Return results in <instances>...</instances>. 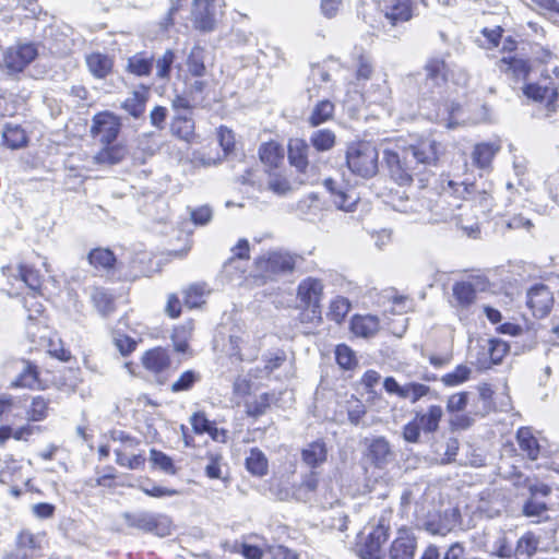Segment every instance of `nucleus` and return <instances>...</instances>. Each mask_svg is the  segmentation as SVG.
<instances>
[{"instance_id":"obj_38","label":"nucleus","mask_w":559,"mask_h":559,"mask_svg":"<svg viewBox=\"0 0 559 559\" xmlns=\"http://www.w3.org/2000/svg\"><path fill=\"white\" fill-rule=\"evenodd\" d=\"M436 119L448 129H454L461 123H465L467 121L462 117V107L454 103L447 105L445 112L442 115L437 114Z\"/></svg>"},{"instance_id":"obj_22","label":"nucleus","mask_w":559,"mask_h":559,"mask_svg":"<svg viewBox=\"0 0 559 559\" xmlns=\"http://www.w3.org/2000/svg\"><path fill=\"white\" fill-rule=\"evenodd\" d=\"M367 456L379 467L386 465L392 456L390 443L383 437H376L368 441Z\"/></svg>"},{"instance_id":"obj_26","label":"nucleus","mask_w":559,"mask_h":559,"mask_svg":"<svg viewBox=\"0 0 559 559\" xmlns=\"http://www.w3.org/2000/svg\"><path fill=\"white\" fill-rule=\"evenodd\" d=\"M442 416L443 409L440 405H430L425 413H416L415 419L425 433H433L439 429Z\"/></svg>"},{"instance_id":"obj_40","label":"nucleus","mask_w":559,"mask_h":559,"mask_svg":"<svg viewBox=\"0 0 559 559\" xmlns=\"http://www.w3.org/2000/svg\"><path fill=\"white\" fill-rule=\"evenodd\" d=\"M127 155V148L124 145H105L103 150H100L95 159L97 163L102 164H118L120 163Z\"/></svg>"},{"instance_id":"obj_6","label":"nucleus","mask_w":559,"mask_h":559,"mask_svg":"<svg viewBox=\"0 0 559 559\" xmlns=\"http://www.w3.org/2000/svg\"><path fill=\"white\" fill-rule=\"evenodd\" d=\"M122 519L128 526L146 533H154L159 537L171 534V521L164 514H155L147 511L124 512Z\"/></svg>"},{"instance_id":"obj_37","label":"nucleus","mask_w":559,"mask_h":559,"mask_svg":"<svg viewBox=\"0 0 559 559\" xmlns=\"http://www.w3.org/2000/svg\"><path fill=\"white\" fill-rule=\"evenodd\" d=\"M153 68V58L147 57L143 52L133 55L128 59L127 70L136 75L145 76L148 75Z\"/></svg>"},{"instance_id":"obj_31","label":"nucleus","mask_w":559,"mask_h":559,"mask_svg":"<svg viewBox=\"0 0 559 559\" xmlns=\"http://www.w3.org/2000/svg\"><path fill=\"white\" fill-rule=\"evenodd\" d=\"M246 467L253 476L262 477L266 475L269 462L265 454L258 448L251 449L246 459Z\"/></svg>"},{"instance_id":"obj_54","label":"nucleus","mask_w":559,"mask_h":559,"mask_svg":"<svg viewBox=\"0 0 559 559\" xmlns=\"http://www.w3.org/2000/svg\"><path fill=\"white\" fill-rule=\"evenodd\" d=\"M49 402L43 396H35L27 409V419L32 421H41L48 416Z\"/></svg>"},{"instance_id":"obj_45","label":"nucleus","mask_w":559,"mask_h":559,"mask_svg":"<svg viewBox=\"0 0 559 559\" xmlns=\"http://www.w3.org/2000/svg\"><path fill=\"white\" fill-rule=\"evenodd\" d=\"M192 329L193 328L191 323L181 324L174 329L171 341L176 352L183 354L188 352V343L192 335Z\"/></svg>"},{"instance_id":"obj_23","label":"nucleus","mask_w":559,"mask_h":559,"mask_svg":"<svg viewBox=\"0 0 559 559\" xmlns=\"http://www.w3.org/2000/svg\"><path fill=\"white\" fill-rule=\"evenodd\" d=\"M326 459L328 448L322 439L308 443L301 451L302 462L311 468L321 466Z\"/></svg>"},{"instance_id":"obj_53","label":"nucleus","mask_w":559,"mask_h":559,"mask_svg":"<svg viewBox=\"0 0 559 559\" xmlns=\"http://www.w3.org/2000/svg\"><path fill=\"white\" fill-rule=\"evenodd\" d=\"M335 358L338 366L346 370H350L357 365V358L354 350L345 344L336 346Z\"/></svg>"},{"instance_id":"obj_15","label":"nucleus","mask_w":559,"mask_h":559,"mask_svg":"<svg viewBox=\"0 0 559 559\" xmlns=\"http://www.w3.org/2000/svg\"><path fill=\"white\" fill-rule=\"evenodd\" d=\"M420 0H389L383 12L391 25L406 22L413 16V9Z\"/></svg>"},{"instance_id":"obj_25","label":"nucleus","mask_w":559,"mask_h":559,"mask_svg":"<svg viewBox=\"0 0 559 559\" xmlns=\"http://www.w3.org/2000/svg\"><path fill=\"white\" fill-rule=\"evenodd\" d=\"M516 440L523 455L532 461L537 460L540 452V447L531 428H520L516 432Z\"/></svg>"},{"instance_id":"obj_1","label":"nucleus","mask_w":559,"mask_h":559,"mask_svg":"<svg viewBox=\"0 0 559 559\" xmlns=\"http://www.w3.org/2000/svg\"><path fill=\"white\" fill-rule=\"evenodd\" d=\"M441 144L433 139L420 140L401 152L385 150L383 157L391 178L400 186L409 185L414 177L425 181L428 167L436 166Z\"/></svg>"},{"instance_id":"obj_32","label":"nucleus","mask_w":559,"mask_h":559,"mask_svg":"<svg viewBox=\"0 0 559 559\" xmlns=\"http://www.w3.org/2000/svg\"><path fill=\"white\" fill-rule=\"evenodd\" d=\"M415 547L414 538L400 536L392 543L389 559H413Z\"/></svg>"},{"instance_id":"obj_9","label":"nucleus","mask_w":559,"mask_h":559,"mask_svg":"<svg viewBox=\"0 0 559 559\" xmlns=\"http://www.w3.org/2000/svg\"><path fill=\"white\" fill-rule=\"evenodd\" d=\"M554 79L549 84H527L523 93L527 98L544 103L548 111H556L559 107V68L552 69Z\"/></svg>"},{"instance_id":"obj_61","label":"nucleus","mask_w":559,"mask_h":559,"mask_svg":"<svg viewBox=\"0 0 559 559\" xmlns=\"http://www.w3.org/2000/svg\"><path fill=\"white\" fill-rule=\"evenodd\" d=\"M141 491H143L146 496L153 497V498H164V497H175L180 493L179 490L163 487L159 485L152 484L148 485H140L139 487Z\"/></svg>"},{"instance_id":"obj_42","label":"nucleus","mask_w":559,"mask_h":559,"mask_svg":"<svg viewBox=\"0 0 559 559\" xmlns=\"http://www.w3.org/2000/svg\"><path fill=\"white\" fill-rule=\"evenodd\" d=\"M187 68L191 75L202 78L206 68L204 64V50L200 46H194L187 58Z\"/></svg>"},{"instance_id":"obj_44","label":"nucleus","mask_w":559,"mask_h":559,"mask_svg":"<svg viewBox=\"0 0 559 559\" xmlns=\"http://www.w3.org/2000/svg\"><path fill=\"white\" fill-rule=\"evenodd\" d=\"M365 98L370 103H376L382 106L388 105L391 99V88L386 80H382L381 83L378 84H372L366 92Z\"/></svg>"},{"instance_id":"obj_5","label":"nucleus","mask_w":559,"mask_h":559,"mask_svg":"<svg viewBox=\"0 0 559 559\" xmlns=\"http://www.w3.org/2000/svg\"><path fill=\"white\" fill-rule=\"evenodd\" d=\"M299 257L286 250L277 249L264 252L255 260V269L265 280H274L280 275L292 273Z\"/></svg>"},{"instance_id":"obj_33","label":"nucleus","mask_w":559,"mask_h":559,"mask_svg":"<svg viewBox=\"0 0 559 559\" xmlns=\"http://www.w3.org/2000/svg\"><path fill=\"white\" fill-rule=\"evenodd\" d=\"M259 156L264 165L277 167L284 157V151L277 142L270 141L260 146Z\"/></svg>"},{"instance_id":"obj_64","label":"nucleus","mask_w":559,"mask_h":559,"mask_svg":"<svg viewBox=\"0 0 559 559\" xmlns=\"http://www.w3.org/2000/svg\"><path fill=\"white\" fill-rule=\"evenodd\" d=\"M114 343L118 350L123 355H129L136 347V342L128 335L116 333L114 335Z\"/></svg>"},{"instance_id":"obj_30","label":"nucleus","mask_w":559,"mask_h":559,"mask_svg":"<svg viewBox=\"0 0 559 559\" xmlns=\"http://www.w3.org/2000/svg\"><path fill=\"white\" fill-rule=\"evenodd\" d=\"M542 547L539 536L533 532H526L519 538L516 543L515 555L519 558H531Z\"/></svg>"},{"instance_id":"obj_48","label":"nucleus","mask_w":559,"mask_h":559,"mask_svg":"<svg viewBox=\"0 0 559 559\" xmlns=\"http://www.w3.org/2000/svg\"><path fill=\"white\" fill-rule=\"evenodd\" d=\"M490 345V338H483L477 341V345L473 349L476 350L475 364L479 369H488L495 365L493 361H491V349H489Z\"/></svg>"},{"instance_id":"obj_20","label":"nucleus","mask_w":559,"mask_h":559,"mask_svg":"<svg viewBox=\"0 0 559 559\" xmlns=\"http://www.w3.org/2000/svg\"><path fill=\"white\" fill-rule=\"evenodd\" d=\"M150 97V87L141 85L140 88L133 91L129 97H127L121 108L135 119H139L145 112L146 103Z\"/></svg>"},{"instance_id":"obj_50","label":"nucleus","mask_w":559,"mask_h":559,"mask_svg":"<svg viewBox=\"0 0 559 559\" xmlns=\"http://www.w3.org/2000/svg\"><path fill=\"white\" fill-rule=\"evenodd\" d=\"M201 380V374L195 370H186L179 378L173 382L170 390L174 393L189 391Z\"/></svg>"},{"instance_id":"obj_35","label":"nucleus","mask_w":559,"mask_h":559,"mask_svg":"<svg viewBox=\"0 0 559 559\" xmlns=\"http://www.w3.org/2000/svg\"><path fill=\"white\" fill-rule=\"evenodd\" d=\"M91 299L98 313L103 317L108 316L115 310L114 297L102 287L93 288Z\"/></svg>"},{"instance_id":"obj_13","label":"nucleus","mask_w":559,"mask_h":559,"mask_svg":"<svg viewBox=\"0 0 559 559\" xmlns=\"http://www.w3.org/2000/svg\"><path fill=\"white\" fill-rule=\"evenodd\" d=\"M388 537V528L384 525L373 527L365 543L358 547V556L361 559H383L381 547Z\"/></svg>"},{"instance_id":"obj_41","label":"nucleus","mask_w":559,"mask_h":559,"mask_svg":"<svg viewBox=\"0 0 559 559\" xmlns=\"http://www.w3.org/2000/svg\"><path fill=\"white\" fill-rule=\"evenodd\" d=\"M171 132L189 142L194 133V122L190 117L177 115L171 122Z\"/></svg>"},{"instance_id":"obj_18","label":"nucleus","mask_w":559,"mask_h":559,"mask_svg":"<svg viewBox=\"0 0 559 559\" xmlns=\"http://www.w3.org/2000/svg\"><path fill=\"white\" fill-rule=\"evenodd\" d=\"M487 285L488 282L481 277H476L471 282H460L453 286V296L461 306L466 307L475 300L476 290H484Z\"/></svg>"},{"instance_id":"obj_16","label":"nucleus","mask_w":559,"mask_h":559,"mask_svg":"<svg viewBox=\"0 0 559 559\" xmlns=\"http://www.w3.org/2000/svg\"><path fill=\"white\" fill-rule=\"evenodd\" d=\"M500 148L499 141L477 143L471 154L473 165L479 169H488Z\"/></svg>"},{"instance_id":"obj_7","label":"nucleus","mask_w":559,"mask_h":559,"mask_svg":"<svg viewBox=\"0 0 559 559\" xmlns=\"http://www.w3.org/2000/svg\"><path fill=\"white\" fill-rule=\"evenodd\" d=\"M25 307L29 312H32L28 299H25ZM28 320L31 323L27 325V334L31 337L32 343L46 348L50 356L56 357L59 360L69 361L71 353L63 347L62 341L56 334L50 333L46 326L39 328V335H37L34 331L35 323H33L35 316L29 313Z\"/></svg>"},{"instance_id":"obj_34","label":"nucleus","mask_w":559,"mask_h":559,"mask_svg":"<svg viewBox=\"0 0 559 559\" xmlns=\"http://www.w3.org/2000/svg\"><path fill=\"white\" fill-rule=\"evenodd\" d=\"M547 504L535 497H530L522 507V514L531 519L533 523L547 520Z\"/></svg>"},{"instance_id":"obj_52","label":"nucleus","mask_w":559,"mask_h":559,"mask_svg":"<svg viewBox=\"0 0 559 559\" xmlns=\"http://www.w3.org/2000/svg\"><path fill=\"white\" fill-rule=\"evenodd\" d=\"M429 392L430 388L426 384L408 382L403 385L401 399L408 400L411 403H416Z\"/></svg>"},{"instance_id":"obj_60","label":"nucleus","mask_w":559,"mask_h":559,"mask_svg":"<svg viewBox=\"0 0 559 559\" xmlns=\"http://www.w3.org/2000/svg\"><path fill=\"white\" fill-rule=\"evenodd\" d=\"M115 453L117 464L130 469L141 468L145 463V459L141 454L127 456L120 449L115 450Z\"/></svg>"},{"instance_id":"obj_46","label":"nucleus","mask_w":559,"mask_h":559,"mask_svg":"<svg viewBox=\"0 0 559 559\" xmlns=\"http://www.w3.org/2000/svg\"><path fill=\"white\" fill-rule=\"evenodd\" d=\"M150 462L152 463L154 468H157L165 474L176 475L178 472L173 459L166 453L158 451L156 449H151Z\"/></svg>"},{"instance_id":"obj_10","label":"nucleus","mask_w":559,"mask_h":559,"mask_svg":"<svg viewBox=\"0 0 559 559\" xmlns=\"http://www.w3.org/2000/svg\"><path fill=\"white\" fill-rule=\"evenodd\" d=\"M38 55L34 44H17L8 48L2 64L10 74L22 72Z\"/></svg>"},{"instance_id":"obj_55","label":"nucleus","mask_w":559,"mask_h":559,"mask_svg":"<svg viewBox=\"0 0 559 559\" xmlns=\"http://www.w3.org/2000/svg\"><path fill=\"white\" fill-rule=\"evenodd\" d=\"M88 261L95 267L109 269L115 263L114 253L108 249H94L88 254Z\"/></svg>"},{"instance_id":"obj_58","label":"nucleus","mask_w":559,"mask_h":559,"mask_svg":"<svg viewBox=\"0 0 559 559\" xmlns=\"http://www.w3.org/2000/svg\"><path fill=\"white\" fill-rule=\"evenodd\" d=\"M468 392H457L450 395L447 400V412L449 414L462 413L468 404Z\"/></svg>"},{"instance_id":"obj_49","label":"nucleus","mask_w":559,"mask_h":559,"mask_svg":"<svg viewBox=\"0 0 559 559\" xmlns=\"http://www.w3.org/2000/svg\"><path fill=\"white\" fill-rule=\"evenodd\" d=\"M472 370L465 365H459L452 372L441 377V382L445 386H457L466 382L471 377Z\"/></svg>"},{"instance_id":"obj_8","label":"nucleus","mask_w":559,"mask_h":559,"mask_svg":"<svg viewBox=\"0 0 559 559\" xmlns=\"http://www.w3.org/2000/svg\"><path fill=\"white\" fill-rule=\"evenodd\" d=\"M324 297V284L322 280L308 276L301 280L297 286V299L313 317L321 318V301Z\"/></svg>"},{"instance_id":"obj_4","label":"nucleus","mask_w":559,"mask_h":559,"mask_svg":"<svg viewBox=\"0 0 559 559\" xmlns=\"http://www.w3.org/2000/svg\"><path fill=\"white\" fill-rule=\"evenodd\" d=\"M378 158V151L370 142H356L347 147V166L353 174L362 178H370L377 174Z\"/></svg>"},{"instance_id":"obj_21","label":"nucleus","mask_w":559,"mask_h":559,"mask_svg":"<svg viewBox=\"0 0 559 559\" xmlns=\"http://www.w3.org/2000/svg\"><path fill=\"white\" fill-rule=\"evenodd\" d=\"M309 146L302 139L295 138L288 142V160L289 164L295 167L299 173H306L308 162Z\"/></svg>"},{"instance_id":"obj_14","label":"nucleus","mask_w":559,"mask_h":559,"mask_svg":"<svg viewBox=\"0 0 559 559\" xmlns=\"http://www.w3.org/2000/svg\"><path fill=\"white\" fill-rule=\"evenodd\" d=\"M324 187L330 192L332 202L336 209L344 212L354 211L358 198L353 191L344 190L335 180L331 178L324 180Z\"/></svg>"},{"instance_id":"obj_57","label":"nucleus","mask_w":559,"mask_h":559,"mask_svg":"<svg viewBox=\"0 0 559 559\" xmlns=\"http://www.w3.org/2000/svg\"><path fill=\"white\" fill-rule=\"evenodd\" d=\"M267 189L277 195H285L292 190L288 179L281 174L270 175Z\"/></svg>"},{"instance_id":"obj_59","label":"nucleus","mask_w":559,"mask_h":559,"mask_svg":"<svg viewBox=\"0 0 559 559\" xmlns=\"http://www.w3.org/2000/svg\"><path fill=\"white\" fill-rule=\"evenodd\" d=\"M174 60V51L170 49L166 50L163 56L156 60V76L159 79H168Z\"/></svg>"},{"instance_id":"obj_12","label":"nucleus","mask_w":559,"mask_h":559,"mask_svg":"<svg viewBox=\"0 0 559 559\" xmlns=\"http://www.w3.org/2000/svg\"><path fill=\"white\" fill-rule=\"evenodd\" d=\"M526 304L535 317L544 318L550 312L552 308V293L546 285H535L527 292Z\"/></svg>"},{"instance_id":"obj_17","label":"nucleus","mask_w":559,"mask_h":559,"mask_svg":"<svg viewBox=\"0 0 559 559\" xmlns=\"http://www.w3.org/2000/svg\"><path fill=\"white\" fill-rule=\"evenodd\" d=\"M4 275L14 276L21 280L33 293H38L41 288V277L38 271L27 264H19L16 267L7 266L2 269Z\"/></svg>"},{"instance_id":"obj_19","label":"nucleus","mask_w":559,"mask_h":559,"mask_svg":"<svg viewBox=\"0 0 559 559\" xmlns=\"http://www.w3.org/2000/svg\"><path fill=\"white\" fill-rule=\"evenodd\" d=\"M143 367L154 374L166 371L170 366L168 352L162 347H155L145 352L141 358Z\"/></svg>"},{"instance_id":"obj_2","label":"nucleus","mask_w":559,"mask_h":559,"mask_svg":"<svg viewBox=\"0 0 559 559\" xmlns=\"http://www.w3.org/2000/svg\"><path fill=\"white\" fill-rule=\"evenodd\" d=\"M441 189L438 206L442 209V218L455 219L456 225L468 237L476 238L479 235L478 217L474 204L469 201L476 193L475 185L448 179L442 180Z\"/></svg>"},{"instance_id":"obj_62","label":"nucleus","mask_w":559,"mask_h":559,"mask_svg":"<svg viewBox=\"0 0 559 559\" xmlns=\"http://www.w3.org/2000/svg\"><path fill=\"white\" fill-rule=\"evenodd\" d=\"M265 552L271 559H299V555L295 550L284 545L267 546Z\"/></svg>"},{"instance_id":"obj_36","label":"nucleus","mask_w":559,"mask_h":559,"mask_svg":"<svg viewBox=\"0 0 559 559\" xmlns=\"http://www.w3.org/2000/svg\"><path fill=\"white\" fill-rule=\"evenodd\" d=\"M2 138L4 144L12 150L21 148L27 142L25 131L17 124L7 123L2 132Z\"/></svg>"},{"instance_id":"obj_28","label":"nucleus","mask_w":559,"mask_h":559,"mask_svg":"<svg viewBox=\"0 0 559 559\" xmlns=\"http://www.w3.org/2000/svg\"><path fill=\"white\" fill-rule=\"evenodd\" d=\"M39 547L37 537L31 532H22L17 537L16 549L9 554L5 559H27L32 555L28 551L35 550Z\"/></svg>"},{"instance_id":"obj_3","label":"nucleus","mask_w":559,"mask_h":559,"mask_svg":"<svg viewBox=\"0 0 559 559\" xmlns=\"http://www.w3.org/2000/svg\"><path fill=\"white\" fill-rule=\"evenodd\" d=\"M425 81L420 86V95L426 99L438 100L442 97L444 86L450 76L454 84L462 85L467 81V75L460 70L455 78L454 70L444 59L439 57L429 58L424 67Z\"/></svg>"},{"instance_id":"obj_56","label":"nucleus","mask_w":559,"mask_h":559,"mask_svg":"<svg viewBox=\"0 0 559 559\" xmlns=\"http://www.w3.org/2000/svg\"><path fill=\"white\" fill-rule=\"evenodd\" d=\"M205 287L204 285L194 284L185 290V305L189 308L200 307L204 302Z\"/></svg>"},{"instance_id":"obj_63","label":"nucleus","mask_w":559,"mask_h":559,"mask_svg":"<svg viewBox=\"0 0 559 559\" xmlns=\"http://www.w3.org/2000/svg\"><path fill=\"white\" fill-rule=\"evenodd\" d=\"M373 72V67L371 64V61L366 56H360L357 61L356 66V80L358 82L360 81H367L371 78V74Z\"/></svg>"},{"instance_id":"obj_24","label":"nucleus","mask_w":559,"mask_h":559,"mask_svg":"<svg viewBox=\"0 0 559 559\" xmlns=\"http://www.w3.org/2000/svg\"><path fill=\"white\" fill-rule=\"evenodd\" d=\"M380 330V322L376 316L356 314L350 320V331L359 337H372Z\"/></svg>"},{"instance_id":"obj_43","label":"nucleus","mask_w":559,"mask_h":559,"mask_svg":"<svg viewBox=\"0 0 559 559\" xmlns=\"http://www.w3.org/2000/svg\"><path fill=\"white\" fill-rule=\"evenodd\" d=\"M335 133L329 129L314 131L310 136L311 145L319 152H326L335 145Z\"/></svg>"},{"instance_id":"obj_39","label":"nucleus","mask_w":559,"mask_h":559,"mask_svg":"<svg viewBox=\"0 0 559 559\" xmlns=\"http://www.w3.org/2000/svg\"><path fill=\"white\" fill-rule=\"evenodd\" d=\"M500 69L510 72L518 80L525 79L530 72V64L526 60L515 57H504L501 59Z\"/></svg>"},{"instance_id":"obj_51","label":"nucleus","mask_w":559,"mask_h":559,"mask_svg":"<svg viewBox=\"0 0 559 559\" xmlns=\"http://www.w3.org/2000/svg\"><path fill=\"white\" fill-rule=\"evenodd\" d=\"M350 309V304L347 298L337 296L335 297L329 308L328 317L330 320L341 323Z\"/></svg>"},{"instance_id":"obj_29","label":"nucleus","mask_w":559,"mask_h":559,"mask_svg":"<svg viewBox=\"0 0 559 559\" xmlns=\"http://www.w3.org/2000/svg\"><path fill=\"white\" fill-rule=\"evenodd\" d=\"M86 64L91 73L98 79L105 78L112 69V60L107 55L99 52L87 56Z\"/></svg>"},{"instance_id":"obj_47","label":"nucleus","mask_w":559,"mask_h":559,"mask_svg":"<svg viewBox=\"0 0 559 559\" xmlns=\"http://www.w3.org/2000/svg\"><path fill=\"white\" fill-rule=\"evenodd\" d=\"M334 114V104L330 100H321L313 108L310 117L309 123L312 127H317L333 117Z\"/></svg>"},{"instance_id":"obj_27","label":"nucleus","mask_w":559,"mask_h":559,"mask_svg":"<svg viewBox=\"0 0 559 559\" xmlns=\"http://www.w3.org/2000/svg\"><path fill=\"white\" fill-rule=\"evenodd\" d=\"M12 388H27L32 390L44 389L41 381L38 378L37 367L29 361L24 364L23 370L11 383Z\"/></svg>"},{"instance_id":"obj_11","label":"nucleus","mask_w":559,"mask_h":559,"mask_svg":"<svg viewBox=\"0 0 559 559\" xmlns=\"http://www.w3.org/2000/svg\"><path fill=\"white\" fill-rule=\"evenodd\" d=\"M121 128L120 119L109 112L103 111L93 117L91 133L104 145L111 144L118 136Z\"/></svg>"}]
</instances>
